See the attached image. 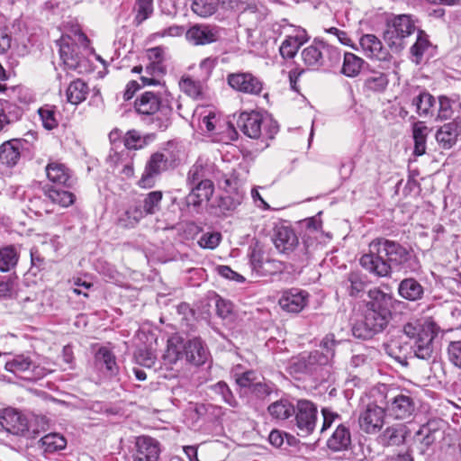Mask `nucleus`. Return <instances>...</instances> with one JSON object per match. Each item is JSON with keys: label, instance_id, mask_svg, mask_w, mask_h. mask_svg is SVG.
I'll return each mask as SVG.
<instances>
[{"label": "nucleus", "instance_id": "20e7f679", "mask_svg": "<svg viewBox=\"0 0 461 461\" xmlns=\"http://www.w3.org/2000/svg\"><path fill=\"white\" fill-rule=\"evenodd\" d=\"M209 351L199 338L185 340L177 334L171 336L167 342L164 360L172 365L185 359L194 366H202L209 358Z\"/></svg>", "mask_w": 461, "mask_h": 461}, {"label": "nucleus", "instance_id": "473e14b6", "mask_svg": "<svg viewBox=\"0 0 461 461\" xmlns=\"http://www.w3.org/2000/svg\"><path fill=\"white\" fill-rule=\"evenodd\" d=\"M398 293L403 299L414 302L422 298L424 288L416 279L410 277L401 281Z\"/></svg>", "mask_w": 461, "mask_h": 461}, {"label": "nucleus", "instance_id": "5701e85b", "mask_svg": "<svg viewBox=\"0 0 461 461\" xmlns=\"http://www.w3.org/2000/svg\"><path fill=\"white\" fill-rule=\"evenodd\" d=\"M461 134V121L455 118L438 129L435 138L438 145L445 149H451Z\"/></svg>", "mask_w": 461, "mask_h": 461}, {"label": "nucleus", "instance_id": "a878e982", "mask_svg": "<svg viewBox=\"0 0 461 461\" xmlns=\"http://www.w3.org/2000/svg\"><path fill=\"white\" fill-rule=\"evenodd\" d=\"M0 423L7 432L14 435H23L28 431L27 419L14 410H5Z\"/></svg>", "mask_w": 461, "mask_h": 461}, {"label": "nucleus", "instance_id": "c85d7f7f", "mask_svg": "<svg viewBox=\"0 0 461 461\" xmlns=\"http://www.w3.org/2000/svg\"><path fill=\"white\" fill-rule=\"evenodd\" d=\"M45 170L48 179L53 184L67 187L72 185V176L66 165L58 161H50L46 166Z\"/></svg>", "mask_w": 461, "mask_h": 461}, {"label": "nucleus", "instance_id": "79ce46f5", "mask_svg": "<svg viewBox=\"0 0 461 461\" xmlns=\"http://www.w3.org/2000/svg\"><path fill=\"white\" fill-rule=\"evenodd\" d=\"M435 102V98L432 95L428 92H420L412 98L411 104L415 106L416 113L419 116L427 117L432 115Z\"/></svg>", "mask_w": 461, "mask_h": 461}, {"label": "nucleus", "instance_id": "7ed1b4c3", "mask_svg": "<svg viewBox=\"0 0 461 461\" xmlns=\"http://www.w3.org/2000/svg\"><path fill=\"white\" fill-rule=\"evenodd\" d=\"M402 331L412 340L411 349L416 357L428 360L432 357L439 327L431 318L409 321L403 325Z\"/></svg>", "mask_w": 461, "mask_h": 461}, {"label": "nucleus", "instance_id": "4be33fe9", "mask_svg": "<svg viewBox=\"0 0 461 461\" xmlns=\"http://www.w3.org/2000/svg\"><path fill=\"white\" fill-rule=\"evenodd\" d=\"M359 46L363 54L369 59H375L380 61L389 60L391 55L384 47L381 40L375 34L366 33L359 38Z\"/></svg>", "mask_w": 461, "mask_h": 461}, {"label": "nucleus", "instance_id": "4c0bfd02", "mask_svg": "<svg viewBox=\"0 0 461 461\" xmlns=\"http://www.w3.org/2000/svg\"><path fill=\"white\" fill-rule=\"evenodd\" d=\"M190 192L185 197V203L195 212H199L203 202H208L213 194L214 190H196L195 186H189Z\"/></svg>", "mask_w": 461, "mask_h": 461}, {"label": "nucleus", "instance_id": "de8ad7c7", "mask_svg": "<svg viewBox=\"0 0 461 461\" xmlns=\"http://www.w3.org/2000/svg\"><path fill=\"white\" fill-rule=\"evenodd\" d=\"M153 140L152 135H141L136 130L128 131L123 138L124 146L129 149H140Z\"/></svg>", "mask_w": 461, "mask_h": 461}, {"label": "nucleus", "instance_id": "c9c22d12", "mask_svg": "<svg viewBox=\"0 0 461 461\" xmlns=\"http://www.w3.org/2000/svg\"><path fill=\"white\" fill-rule=\"evenodd\" d=\"M366 61L351 52H345L340 73L347 77H356L360 75Z\"/></svg>", "mask_w": 461, "mask_h": 461}, {"label": "nucleus", "instance_id": "e2e57ef3", "mask_svg": "<svg viewBox=\"0 0 461 461\" xmlns=\"http://www.w3.org/2000/svg\"><path fill=\"white\" fill-rule=\"evenodd\" d=\"M249 261L254 270L259 271L263 266V251L258 246L250 247Z\"/></svg>", "mask_w": 461, "mask_h": 461}, {"label": "nucleus", "instance_id": "423d86ee", "mask_svg": "<svg viewBox=\"0 0 461 461\" xmlns=\"http://www.w3.org/2000/svg\"><path fill=\"white\" fill-rule=\"evenodd\" d=\"M336 344L333 334L326 335L320 345L323 351L305 352L293 358L289 366L291 373L312 375L321 367L330 365L334 357Z\"/></svg>", "mask_w": 461, "mask_h": 461}, {"label": "nucleus", "instance_id": "cd10ccee", "mask_svg": "<svg viewBox=\"0 0 461 461\" xmlns=\"http://www.w3.org/2000/svg\"><path fill=\"white\" fill-rule=\"evenodd\" d=\"M294 32L295 34L287 36L279 47L280 55L284 59H293L299 48L309 40L305 30L299 28Z\"/></svg>", "mask_w": 461, "mask_h": 461}, {"label": "nucleus", "instance_id": "58836bf2", "mask_svg": "<svg viewBox=\"0 0 461 461\" xmlns=\"http://www.w3.org/2000/svg\"><path fill=\"white\" fill-rule=\"evenodd\" d=\"M267 411L273 419L285 420L294 414L295 406L287 399H280L271 403Z\"/></svg>", "mask_w": 461, "mask_h": 461}, {"label": "nucleus", "instance_id": "69168bd1", "mask_svg": "<svg viewBox=\"0 0 461 461\" xmlns=\"http://www.w3.org/2000/svg\"><path fill=\"white\" fill-rule=\"evenodd\" d=\"M250 393L258 399H265L272 393V388L266 383L256 382L250 389Z\"/></svg>", "mask_w": 461, "mask_h": 461}, {"label": "nucleus", "instance_id": "dca6fc26", "mask_svg": "<svg viewBox=\"0 0 461 461\" xmlns=\"http://www.w3.org/2000/svg\"><path fill=\"white\" fill-rule=\"evenodd\" d=\"M274 243L276 248L284 254L290 255L294 254V257L300 258L305 254L304 246L299 244V240L294 230L285 226L277 228Z\"/></svg>", "mask_w": 461, "mask_h": 461}, {"label": "nucleus", "instance_id": "9b49d317", "mask_svg": "<svg viewBox=\"0 0 461 461\" xmlns=\"http://www.w3.org/2000/svg\"><path fill=\"white\" fill-rule=\"evenodd\" d=\"M415 30L416 27L411 17L401 14L387 23L384 40L392 50L400 51L404 48V39L412 34Z\"/></svg>", "mask_w": 461, "mask_h": 461}, {"label": "nucleus", "instance_id": "052dcab7", "mask_svg": "<svg viewBox=\"0 0 461 461\" xmlns=\"http://www.w3.org/2000/svg\"><path fill=\"white\" fill-rule=\"evenodd\" d=\"M147 213L144 209L140 206H133L129 208L125 212V215L127 216L128 222L125 224L126 226H134L136 225Z\"/></svg>", "mask_w": 461, "mask_h": 461}, {"label": "nucleus", "instance_id": "f257e3e1", "mask_svg": "<svg viewBox=\"0 0 461 461\" xmlns=\"http://www.w3.org/2000/svg\"><path fill=\"white\" fill-rule=\"evenodd\" d=\"M360 265L382 277L390 276L393 267L412 273L420 267L411 249L384 238L375 239L369 244V251L361 257Z\"/></svg>", "mask_w": 461, "mask_h": 461}, {"label": "nucleus", "instance_id": "72a5a7b5", "mask_svg": "<svg viewBox=\"0 0 461 461\" xmlns=\"http://www.w3.org/2000/svg\"><path fill=\"white\" fill-rule=\"evenodd\" d=\"M433 48L432 43L429 40L428 34L419 30L417 33V39L414 44L411 47L410 52L412 57V61L419 65L421 63L424 56L428 54Z\"/></svg>", "mask_w": 461, "mask_h": 461}, {"label": "nucleus", "instance_id": "f8f14e48", "mask_svg": "<svg viewBox=\"0 0 461 461\" xmlns=\"http://www.w3.org/2000/svg\"><path fill=\"white\" fill-rule=\"evenodd\" d=\"M5 370L27 380H39L51 370L36 366L28 355L17 354L5 363Z\"/></svg>", "mask_w": 461, "mask_h": 461}, {"label": "nucleus", "instance_id": "6e6d98bb", "mask_svg": "<svg viewBox=\"0 0 461 461\" xmlns=\"http://www.w3.org/2000/svg\"><path fill=\"white\" fill-rule=\"evenodd\" d=\"M212 390L215 393L220 394L223 401L230 406L236 407L238 405L236 398L225 382L221 381L216 383L215 384L212 385Z\"/></svg>", "mask_w": 461, "mask_h": 461}, {"label": "nucleus", "instance_id": "e433bc0d", "mask_svg": "<svg viewBox=\"0 0 461 461\" xmlns=\"http://www.w3.org/2000/svg\"><path fill=\"white\" fill-rule=\"evenodd\" d=\"M89 94V87L81 79L72 81L66 90V96L68 103L77 105L84 102Z\"/></svg>", "mask_w": 461, "mask_h": 461}, {"label": "nucleus", "instance_id": "ddd939ff", "mask_svg": "<svg viewBox=\"0 0 461 461\" xmlns=\"http://www.w3.org/2000/svg\"><path fill=\"white\" fill-rule=\"evenodd\" d=\"M215 173L213 163L199 158L189 169L186 176L188 186H195L196 190L212 189V180Z\"/></svg>", "mask_w": 461, "mask_h": 461}, {"label": "nucleus", "instance_id": "3c124183", "mask_svg": "<svg viewBox=\"0 0 461 461\" xmlns=\"http://www.w3.org/2000/svg\"><path fill=\"white\" fill-rule=\"evenodd\" d=\"M180 89L188 96L198 99L202 96V86L199 81H195L190 77H182L179 81Z\"/></svg>", "mask_w": 461, "mask_h": 461}, {"label": "nucleus", "instance_id": "4d7b16f0", "mask_svg": "<svg viewBox=\"0 0 461 461\" xmlns=\"http://www.w3.org/2000/svg\"><path fill=\"white\" fill-rule=\"evenodd\" d=\"M136 362L148 368H151L155 366L157 357L154 352L148 348H140L135 353Z\"/></svg>", "mask_w": 461, "mask_h": 461}, {"label": "nucleus", "instance_id": "9d476101", "mask_svg": "<svg viewBox=\"0 0 461 461\" xmlns=\"http://www.w3.org/2000/svg\"><path fill=\"white\" fill-rule=\"evenodd\" d=\"M240 131L250 139H258L266 136L273 139L278 131L276 122L265 120L258 112L241 113L237 121Z\"/></svg>", "mask_w": 461, "mask_h": 461}, {"label": "nucleus", "instance_id": "412c9836", "mask_svg": "<svg viewBox=\"0 0 461 461\" xmlns=\"http://www.w3.org/2000/svg\"><path fill=\"white\" fill-rule=\"evenodd\" d=\"M219 37L218 28L208 24H194L185 32L187 41L195 46L215 42Z\"/></svg>", "mask_w": 461, "mask_h": 461}, {"label": "nucleus", "instance_id": "2eb2a0df", "mask_svg": "<svg viewBox=\"0 0 461 461\" xmlns=\"http://www.w3.org/2000/svg\"><path fill=\"white\" fill-rule=\"evenodd\" d=\"M169 167L168 158L161 152L153 153L146 163L144 172L139 180V185L142 188L154 186L156 178Z\"/></svg>", "mask_w": 461, "mask_h": 461}, {"label": "nucleus", "instance_id": "393cba45", "mask_svg": "<svg viewBox=\"0 0 461 461\" xmlns=\"http://www.w3.org/2000/svg\"><path fill=\"white\" fill-rule=\"evenodd\" d=\"M94 364L96 369L107 376H115L119 366L113 352L106 347H100L95 353Z\"/></svg>", "mask_w": 461, "mask_h": 461}, {"label": "nucleus", "instance_id": "0eeeda50", "mask_svg": "<svg viewBox=\"0 0 461 461\" xmlns=\"http://www.w3.org/2000/svg\"><path fill=\"white\" fill-rule=\"evenodd\" d=\"M75 38L72 39L69 35L61 37L59 55L66 69L83 74L90 71L91 68L89 60L80 52V47L77 41L86 46L88 41L86 36L79 31L75 32Z\"/></svg>", "mask_w": 461, "mask_h": 461}, {"label": "nucleus", "instance_id": "1a4fd4ad", "mask_svg": "<svg viewBox=\"0 0 461 461\" xmlns=\"http://www.w3.org/2000/svg\"><path fill=\"white\" fill-rule=\"evenodd\" d=\"M384 410L388 416L395 420H407L416 411V397L405 388H388L384 393Z\"/></svg>", "mask_w": 461, "mask_h": 461}, {"label": "nucleus", "instance_id": "bb28decb", "mask_svg": "<svg viewBox=\"0 0 461 461\" xmlns=\"http://www.w3.org/2000/svg\"><path fill=\"white\" fill-rule=\"evenodd\" d=\"M461 113V102L457 96L448 97L447 95L438 96V108L437 120L447 121L457 118Z\"/></svg>", "mask_w": 461, "mask_h": 461}, {"label": "nucleus", "instance_id": "f704fd0d", "mask_svg": "<svg viewBox=\"0 0 461 461\" xmlns=\"http://www.w3.org/2000/svg\"><path fill=\"white\" fill-rule=\"evenodd\" d=\"M44 195L53 203L61 207H68L75 202V195L73 193L56 188L50 185H45L43 188Z\"/></svg>", "mask_w": 461, "mask_h": 461}, {"label": "nucleus", "instance_id": "4468645a", "mask_svg": "<svg viewBox=\"0 0 461 461\" xmlns=\"http://www.w3.org/2000/svg\"><path fill=\"white\" fill-rule=\"evenodd\" d=\"M294 415L298 435L306 437L312 434L316 427L318 418V410L315 404L309 400H298Z\"/></svg>", "mask_w": 461, "mask_h": 461}, {"label": "nucleus", "instance_id": "6ab92c4d", "mask_svg": "<svg viewBox=\"0 0 461 461\" xmlns=\"http://www.w3.org/2000/svg\"><path fill=\"white\" fill-rule=\"evenodd\" d=\"M159 455L160 444L156 438L145 435L135 438L132 461H158Z\"/></svg>", "mask_w": 461, "mask_h": 461}, {"label": "nucleus", "instance_id": "49530a36", "mask_svg": "<svg viewBox=\"0 0 461 461\" xmlns=\"http://www.w3.org/2000/svg\"><path fill=\"white\" fill-rule=\"evenodd\" d=\"M429 128L423 122L414 123L412 135L414 140V154L417 156L423 155L426 151V140Z\"/></svg>", "mask_w": 461, "mask_h": 461}, {"label": "nucleus", "instance_id": "bf43d9fd", "mask_svg": "<svg viewBox=\"0 0 461 461\" xmlns=\"http://www.w3.org/2000/svg\"><path fill=\"white\" fill-rule=\"evenodd\" d=\"M220 241L221 234L219 232H207L201 236L198 244L203 249H212L219 245Z\"/></svg>", "mask_w": 461, "mask_h": 461}, {"label": "nucleus", "instance_id": "603ef678", "mask_svg": "<svg viewBox=\"0 0 461 461\" xmlns=\"http://www.w3.org/2000/svg\"><path fill=\"white\" fill-rule=\"evenodd\" d=\"M42 125L46 130L55 129L59 122L56 118V110L54 106L45 105L38 111Z\"/></svg>", "mask_w": 461, "mask_h": 461}, {"label": "nucleus", "instance_id": "b1692460", "mask_svg": "<svg viewBox=\"0 0 461 461\" xmlns=\"http://www.w3.org/2000/svg\"><path fill=\"white\" fill-rule=\"evenodd\" d=\"M308 294L298 288H292L283 293L279 299L280 307L288 312H300L307 304Z\"/></svg>", "mask_w": 461, "mask_h": 461}, {"label": "nucleus", "instance_id": "ea45409f", "mask_svg": "<svg viewBox=\"0 0 461 461\" xmlns=\"http://www.w3.org/2000/svg\"><path fill=\"white\" fill-rule=\"evenodd\" d=\"M439 422L437 420H429L422 425L415 433V439L425 447H429L434 443L437 438V434L439 432Z\"/></svg>", "mask_w": 461, "mask_h": 461}, {"label": "nucleus", "instance_id": "338daca9", "mask_svg": "<svg viewBox=\"0 0 461 461\" xmlns=\"http://www.w3.org/2000/svg\"><path fill=\"white\" fill-rule=\"evenodd\" d=\"M328 33H330L337 37L338 41L346 46H350L354 50H357V48L353 44L352 40L348 37V33L344 31H341L336 27H330L326 30Z\"/></svg>", "mask_w": 461, "mask_h": 461}, {"label": "nucleus", "instance_id": "f3484780", "mask_svg": "<svg viewBox=\"0 0 461 461\" xmlns=\"http://www.w3.org/2000/svg\"><path fill=\"white\" fill-rule=\"evenodd\" d=\"M227 82L232 89L246 95H259L263 91V82L249 72L230 74Z\"/></svg>", "mask_w": 461, "mask_h": 461}, {"label": "nucleus", "instance_id": "0e129e2a", "mask_svg": "<svg viewBox=\"0 0 461 461\" xmlns=\"http://www.w3.org/2000/svg\"><path fill=\"white\" fill-rule=\"evenodd\" d=\"M216 65V58L208 57L203 59L199 64V68L201 70V77H203V79H208Z\"/></svg>", "mask_w": 461, "mask_h": 461}, {"label": "nucleus", "instance_id": "c756f323", "mask_svg": "<svg viewBox=\"0 0 461 461\" xmlns=\"http://www.w3.org/2000/svg\"><path fill=\"white\" fill-rule=\"evenodd\" d=\"M389 84L387 74L372 70L365 77L363 90L366 93L379 94L385 91Z\"/></svg>", "mask_w": 461, "mask_h": 461}, {"label": "nucleus", "instance_id": "f03ea898", "mask_svg": "<svg viewBox=\"0 0 461 461\" xmlns=\"http://www.w3.org/2000/svg\"><path fill=\"white\" fill-rule=\"evenodd\" d=\"M369 301L364 320L353 327V334L361 339H369L383 331L392 318L393 297L380 289L374 288L368 292Z\"/></svg>", "mask_w": 461, "mask_h": 461}, {"label": "nucleus", "instance_id": "8fccbe9b", "mask_svg": "<svg viewBox=\"0 0 461 461\" xmlns=\"http://www.w3.org/2000/svg\"><path fill=\"white\" fill-rule=\"evenodd\" d=\"M134 11L136 12L134 23L140 25L152 14L153 0H136Z\"/></svg>", "mask_w": 461, "mask_h": 461}, {"label": "nucleus", "instance_id": "864d4df0", "mask_svg": "<svg viewBox=\"0 0 461 461\" xmlns=\"http://www.w3.org/2000/svg\"><path fill=\"white\" fill-rule=\"evenodd\" d=\"M162 196L160 191H152L146 195L143 201V209L147 214H154L159 210Z\"/></svg>", "mask_w": 461, "mask_h": 461}, {"label": "nucleus", "instance_id": "2f4dec72", "mask_svg": "<svg viewBox=\"0 0 461 461\" xmlns=\"http://www.w3.org/2000/svg\"><path fill=\"white\" fill-rule=\"evenodd\" d=\"M22 141L11 140L0 146V160L8 167L15 166L21 157Z\"/></svg>", "mask_w": 461, "mask_h": 461}, {"label": "nucleus", "instance_id": "a19ab883", "mask_svg": "<svg viewBox=\"0 0 461 461\" xmlns=\"http://www.w3.org/2000/svg\"><path fill=\"white\" fill-rule=\"evenodd\" d=\"M67 440L59 433H49L39 441V447L46 454H51L65 448Z\"/></svg>", "mask_w": 461, "mask_h": 461}, {"label": "nucleus", "instance_id": "37998d69", "mask_svg": "<svg viewBox=\"0 0 461 461\" xmlns=\"http://www.w3.org/2000/svg\"><path fill=\"white\" fill-rule=\"evenodd\" d=\"M407 428L405 425L397 424L388 427L382 434V440L385 445L399 446L405 440Z\"/></svg>", "mask_w": 461, "mask_h": 461}, {"label": "nucleus", "instance_id": "aec40b11", "mask_svg": "<svg viewBox=\"0 0 461 461\" xmlns=\"http://www.w3.org/2000/svg\"><path fill=\"white\" fill-rule=\"evenodd\" d=\"M385 412L384 408L375 403L367 404L358 418L361 429L366 433H375L380 430L384 425Z\"/></svg>", "mask_w": 461, "mask_h": 461}, {"label": "nucleus", "instance_id": "09e8293b", "mask_svg": "<svg viewBox=\"0 0 461 461\" xmlns=\"http://www.w3.org/2000/svg\"><path fill=\"white\" fill-rule=\"evenodd\" d=\"M19 253L14 246H6L0 249V271L7 272L18 262Z\"/></svg>", "mask_w": 461, "mask_h": 461}, {"label": "nucleus", "instance_id": "a18cd8bd", "mask_svg": "<svg viewBox=\"0 0 461 461\" xmlns=\"http://www.w3.org/2000/svg\"><path fill=\"white\" fill-rule=\"evenodd\" d=\"M342 285L350 296L356 297L365 290L366 281L360 273L350 272L342 282Z\"/></svg>", "mask_w": 461, "mask_h": 461}, {"label": "nucleus", "instance_id": "680f3d73", "mask_svg": "<svg viewBox=\"0 0 461 461\" xmlns=\"http://www.w3.org/2000/svg\"><path fill=\"white\" fill-rule=\"evenodd\" d=\"M258 376L255 371L249 370L242 373L236 377V383L243 388H249V390L257 382Z\"/></svg>", "mask_w": 461, "mask_h": 461}, {"label": "nucleus", "instance_id": "a211bd4d", "mask_svg": "<svg viewBox=\"0 0 461 461\" xmlns=\"http://www.w3.org/2000/svg\"><path fill=\"white\" fill-rule=\"evenodd\" d=\"M245 198L244 190H229L212 203V209L219 217H230L236 212Z\"/></svg>", "mask_w": 461, "mask_h": 461}, {"label": "nucleus", "instance_id": "13d9d810", "mask_svg": "<svg viewBox=\"0 0 461 461\" xmlns=\"http://www.w3.org/2000/svg\"><path fill=\"white\" fill-rule=\"evenodd\" d=\"M449 361L457 368L461 369V340L451 341L447 346Z\"/></svg>", "mask_w": 461, "mask_h": 461}, {"label": "nucleus", "instance_id": "6e6552de", "mask_svg": "<svg viewBox=\"0 0 461 461\" xmlns=\"http://www.w3.org/2000/svg\"><path fill=\"white\" fill-rule=\"evenodd\" d=\"M303 64L312 70L331 68L337 66L341 59L340 51L322 41H314L301 52Z\"/></svg>", "mask_w": 461, "mask_h": 461}, {"label": "nucleus", "instance_id": "5fc2aeb1", "mask_svg": "<svg viewBox=\"0 0 461 461\" xmlns=\"http://www.w3.org/2000/svg\"><path fill=\"white\" fill-rule=\"evenodd\" d=\"M191 8L194 13L202 17L212 15L215 12V5L212 0H191Z\"/></svg>", "mask_w": 461, "mask_h": 461}, {"label": "nucleus", "instance_id": "7c9ffc66", "mask_svg": "<svg viewBox=\"0 0 461 461\" xmlns=\"http://www.w3.org/2000/svg\"><path fill=\"white\" fill-rule=\"evenodd\" d=\"M351 444L349 429L345 425H339L327 441L328 447L334 451L347 450Z\"/></svg>", "mask_w": 461, "mask_h": 461}, {"label": "nucleus", "instance_id": "39448f33", "mask_svg": "<svg viewBox=\"0 0 461 461\" xmlns=\"http://www.w3.org/2000/svg\"><path fill=\"white\" fill-rule=\"evenodd\" d=\"M136 112L152 128L165 131L170 124L172 108L167 100H162L159 94L146 91L134 102Z\"/></svg>", "mask_w": 461, "mask_h": 461}, {"label": "nucleus", "instance_id": "c03bdc74", "mask_svg": "<svg viewBox=\"0 0 461 461\" xmlns=\"http://www.w3.org/2000/svg\"><path fill=\"white\" fill-rule=\"evenodd\" d=\"M166 74V66L150 62L145 68V75L140 77L144 86H156L160 83V77Z\"/></svg>", "mask_w": 461, "mask_h": 461}, {"label": "nucleus", "instance_id": "774afa93", "mask_svg": "<svg viewBox=\"0 0 461 461\" xmlns=\"http://www.w3.org/2000/svg\"><path fill=\"white\" fill-rule=\"evenodd\" d=\"M147 56L150 62L164 64L165 48L161 46L147 50Z\"/></svg>", "mask_w": 461, "mask_h": 461}]
</instances>
